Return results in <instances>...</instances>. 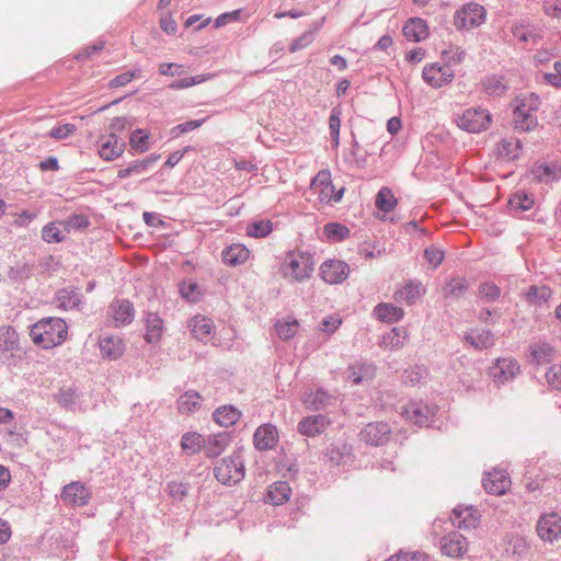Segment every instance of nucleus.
<instances>
[{
  "label": "nucleus",
  "mask_w": 561,
  "mask_h": 561,
  "mask_svg": "<svg viewBox=\"0 0 561 561\" xmlns=\"http://www.w3.org/2000/svg\"><path fill=\"white\" fill-rule=\"evenodd\" d=\"M30 336L38 347L50 350L68 339V325L58 317L43 318L31 327Z\"/></svg>",
  "instance_id": "nucleus-1"
},
{
  "label": "nucleus",
  "mask_w": 561,
  "mask_h": 561,
  "mask_svg": "<svg viewBox=\"0 0 561 561\" xmlns=\"http://www.w3.org/2000/svg\"><path fill=\"white\" fill-rule=\"evenodd\" d=\"M316 262L312 254L302 251L287 253L282 265L280 273L289 282H305L309 279L314 271Z\"/></svg>",
  "instance_id": "nucleus-2"
},
{
  "label": "nucleus",
  "mask_w": 561,
  "mask_h": 561,
  "mask_svg": "<svg viewBox=\"0 0 561 561\" xmlns=\"http://www.w3.org/2000/svg\"><path fill=\"white\" fill-rule=\"evenodd\" d=\"M539 105L540 100L534 93L518 98L516 100V107L514 111V124L516 128L524 131L535 129L538 124L536 112L538 111Z\"/></svg>",
  "instance_id": "nucleus-3"
},
{
  "label": "nucleus",
  "mask_w": 561,
  "mask_h": 561,
  "mask_svg": "<svg viewBox=\"0 0 561 561\" xmlns=\"http://www.w3.org/2000/svg\"><path fill=\"white\" fill-rule=\"evenodd\" d=\"M216 479L225 485H234L244 478V465L239 456L222 458L214 468Z\"/></svg>",
  "instance_id": "nucleus-4"
},
{
  "label": "nucleus",
  "mask_w": 561,
  "mask_h": 561,
  "mask_svg": "<svg viewBox=\"0 0 561 561\" xmlns=\"http://www.w3.org/2000/svg\"><path fill=\"white\" fill-rule=\"evenodd\" d=\"M310 190L318 195L320 203L330 204L337 203L342 199L344 188L334 190L329 170H321L311 182Z\"/></svg>",
  "instance_id": "nucleus-5"
},
{
  "label": "nucleus",
  "mask_w": 561,
  "mask_h": 561,
  "mask_svg": "<svg viewBox=\"0 0 561 561\" xmlns=\"http://www.w3.org/2000/svg\"><path fill=\"white\" fill-rule=\"evenodd\" d=\"M458 126L469 133L485 130L491 124V115L485 110H466L457 121Z\"/></svg>",
  "instance_id": "nucleus-6"
},
{
  "label": "nucleus",
  "mask_w": 561,
  "mask_h": 561,
  "mask_svg": "<svg viewBox=\"0 0 561 561\" xmlns=\"http://www.w3.org/2000/svg\"><path fill=\"white\" fill-rule=\"evenodd\" d=\"M439 549L442 554L447 558L462 559L469 550V542L463 535L451 531L442 537Z\"/></svg>",
  "instance_id": "nucleus-7"
},
{
  "label": "nucleus",
  "mask_w": 561,
  "mask_h": 561,
  "mask_svg": "<svg viewBox=\"0 0 561 561\" xmlns=\"http://www.w3.org/2000/svg\"><path fill=\"white\" fill-rule=\"evenodd\" d=\"M485 21V9L478 3H467L455 14L457 27L470 28L481 25Z\"/></svg>",
  "instance_id": "nucleus-8"
},
{
  "label": "nucleus",
  "mask_w": 561,
  "mask_h": 561,
  "mask_svg": "<svg viewBox=\"0 0 561 561\" xmlns=\"http://www.w3.org/2000/svg\"><path fill=\"white\" fill-rule=\"evenodd\" d=\"M422 78L430 87L439 89L453 81L454 71L448 66L432 62L423 68Z\"/></svg>",
  "instance_id": "nucleus-9"
},
{
  "label": "nucleus",
  "mask_w": 561,
  "mask_h": 561,
  "mask_svg": "<svg viewBox=\"0 0 561 561\" xmlns=\"http://www.w3.org/2000/svg\"><path fill=\"white\" fill-rule=\"evenodd\" d=\"M348 265L335 259H329L320 265V276L328 284H340L347 278Z\"/></svg>",
  "instance_id": "nucleus-10"
},
{
  "label": "nucleus",
  "mask_w": 561,
  "mask_h": 561,
  "mask_svg": "<svg viewBox=\"0 0 561 561\" xmlns=\"http://www.w3.org/2000/svg\"><path fill=\"white\" fill-rule=\"evenodd\" d=\"M519 373V365L513 358H499L490 368L489 375L495 383L502 385Z\"/></svg>",
  "instance_id": "nucleus-11"
},
{
  "label": "nucleus",
  "mask_w": 561,
  "mask_h": 561,
  "mask_svg": "<svg viewBox=\"0 0 561 561\" xmlns=\"http://www.w3.org/2000/svg\"><path fill=\"white\" fill-rule=\"evenodd\" d=\"M134 316V306L126 299H116L108 307V318L115 328L131 323Z\"/></svg>",
  "instance_id": "nucleus-12"
},
{
  "label": "nucleus",
  "mask_w": 561,
  "mask_h": 561,
  "mask_svg": "<svg viewBox=\"0 0 561 561\" xmlns=\"http://www.w3.org/2000/svg\"><path fill=\"white\" fill-rule=\"evenodd\" d=\"M125 150V142L114 133L100 137L99 157L104 161H113L119 158Z\"/></svg>",
  "instance_id": "nucleus-13"
},
{
  "label": "nucleus",
  "mask_w": 561,
  "mask_h": 561,
  "mask_svg": "<svg viewBox=\"0 0 561 561\" xmlns=\"http://www.w3.org/2000/svg\"><path fill=\"white\" fill-rule=\"evenodd\" d=\"M537 533L546 541L552 542L561 536V516L550 513L541 516L537 523Z\"/></svg>",
  "instance_id": "nucleus-14"
},
{
  "label": "nucleus",
  "mask_w": 561,
  "mask_h": 561,
  "mask_svg": "<svg viewBox=\"0 0 561 561\" xmlns=\"http://www.w3.org/2000/svg\"><path fill=\"white\" fill-rule=\"evenodd\" d=\"M480 517L478 510L471 506H458L454 508L450 519L455 527L470 530L479 526Z\"/></svg>",
  "instance_id": "nucleus-15"
},
{
  "label": "nucleus",
  "mask_w": 561,
  "mask_h": 561,
  "mask_svg": "<svg viewBox=\"0 0 561 561\" xmlns=\"http://www.w3.org/2000/svg\"><path fill=\"white\" fill-rule=\"evenodd\" d=\"M511 485L508 473L503 469H494L483 478L484 490L494 495L504 494Z\"/></svg>",
  "instance_id": "nucleus-16"
},
{
  "label": "nucleus",
  "mask_w": 561,
  "mask_h": 561,
  "mask_svg": "<svg viewBox=\"0 0 561 561\" xmlns=\"http://www.w3.org/2000/svg\"><path fill=\"white\" fill-rule=\"evenodd\" d=\"M91 493L80 482H71L67 484L61 492V499L65 503L72 506H83L90 500Z\"/></svg>",
  "instance_id": "nucleus-17"
},
{
  "label": "nucleus",
  "mask_w": 561,
  "mask_h": 561,
  "mask_svg": "<svg viewBox=\"0 0 561 561\" xmlns=\"http://www.w3.org/2000/svg\"><path fill=\"white\" fill-rule=\"evenodd\" d=\"M331 421L324 415H312L304 417L297 426L301 435L314 437L325 432Z\"/></svg>",
  "instance_id": "nucleus-18"
},
{
  "label": "nucleus",
  "mask_w": 561,
  "mask_h": 561,
  "mask_svg": "<svg viewBox=\"0 0 561 561\" xmlns=\"http://www.w3.org/2000/svg\"><path fill=\"white\" fill-rule=\"evenodd\" d=\"M192 335L198 340L206 342L214 334L215 325L211 319L197 314L190 320L188 323Z\"/></svg>",
  "instance_id": "nucleus-19"
},
{
  "label": "nucleus",
  "mask_w": 561,
  "mask_h": 561,
  "mask_svg": "<svg viewBox=\"0 0 561 561\" xmlns=\"http://www.w3.org/2000/svg\"><path fill=\"white\" fill-rule=\"evenodd\" d=\"M254 446L260 450H267L275 447L278 440V432L272 424H264L254 433Z\"/></svg>",
  "instance_id": "nucleus-20"
},
{
  "label": "nucleus",
  "mask_w": 561,
  "mask_h": 561,
  "mask_svg": "<svg viewBox=\"0 0 561 561\" xmlns=\"http://www.w3.org/2000/svg\"><path fill=\"white\" fill-rule=\"evenodd\" d=\"M290 494L291 488L287 482L276 481L267 486L264 501L265 503L277 506L286 503Z\"/></svg>",
  "instance_id": "nucleus-21"
},
{
  "label": "nucleus",
  "mask_w": 561,
  "mask_h": 561,
  "mask_svg": "<svg viewBox=\"0 0 561 561\" xmlns=\"http://www.w3.org/2000/svg\"><path fill=\"white\" fill-rule=\"evenodd\" d=\"M389 433L390 426L387 423L376 422L367 424L360 435L366 443L380 445L387 439Z\"/></svg>",
  "instance_id": "nucleus-22"
},
{
  "label": "nucleus",
  "mask_w": 561,
  "mask_h": 561,
  "mask_svg": "<svg viewBox=\"0 0 561 561\" xmlns=\"http://www.w3.org/2000/svg\"><path fill=\"white\" fill-rule=\"evenodd\" d=\"M100 352L104 359L115 360L119 358L124 351L125 345L119 336H105L100 340Z\"/></svg>",
  "instance_id": "nucleus-23"
},
{
  "label": "nucleus",
  "mask_w": 561,
  "mask_h": 561,
  "mask_svg": "<svg viewBox=\"0 0 561 561\" xmlns=\"http://www.w3.org/2000/svg\"><path fill=\"white\" fill-rule=\"evenodd\" d=\"M403 35L408 41L421 42L428 36V26L426 22L420 18H411L403 26Z\"/></svg>",
  "instance_id": "nucleus-24"
},
{
  "label": "nucleus",
  "mask_w": 561,
  "mask_h": 561,
  "mask_svg": "<svg viewBox=\"0 0 561 561\" xmlns=\"http://www.w3.org/2000/svg\"><path fill=\"white\" fill-rule=\"evenodd\" d=\"M424 293L421 283L410 282L394 293V300L407 305L414 304Z\"/></svg>",
  "instance_id": "nucleus-25"
},
{
  "label": "nucleus",
  "mask_w": 561,
  "mask_h": 561,
  "mask_svg": "<svg viewBox=\"0 0 561 561\" xmlns=\"http://www.w3.org/2000/svg\"><path fill=\"white\" fill-rule=\"evenodd\" d=\"M249 249L240 243L232 244L222 252V260L226 264L236 266L248 261Z\"/></svg>",
  "instance_id": "nucleus-26"
},
{
  "label": "nucleus",
  "mask_w": 561,
  "mask_h": 561,
  "mask_svg": "<svg viewBox=\"0 0 561 561\" xmlns=\"http://www.w3.org/2000/svg\"><path fill=\"white\" fill-rule=\"evenodd\" d=\"M178 411L190 414L197 411L202 404V397L197 391L188 390L178 399Z\"/></svg>",
  "instance_id": "nucleus-27"
},
{
  "label": "nucleus",
  "mask_w": 561,
  "mask_h": 561,
  "mask_svg": "<svg viewBox=\"0 0 561 561\" xmlns=\"http://www.w3.org/2000/svg\"><path fill=\"white\" fill-rule=\"evenodd\" d=\"M553 348L546 343H536L529 346L528 360L535 365L550 362L553 357Z\"/></svg>",
  "instance_id": "nucleus-28"
},
{
  "label": "nucleus",
  "mask_w": 561,
  "mask_h": 561,
  "mask_svg": "<svg viewBox=\"0 0 561 561\" xmlns=\"http://www.w3.org/2000/svg\"><path fill=\"white\" fill-rule=\"evenodd\" d=\"M347 371L348 379L354 385H359L363 381L371 380L375 376V368L371 365L365 363L351 365Z\"/></svg>",
  "instance_id": "nucleus-29"
},
{
  "label": "nucleus",
  "mask_w": 561,
  "mask_h": 561,
  "mask_svg": "<svg viewBox=\"0 0 561 561\" xmlns=\"http://www.w3.org/2000/svg\"><path fill=\"white\" fill-rule=\"evenodd\" d=\"M205 446V438L197 432H187L182 436L181 448L188 455L198 454Z\"/></svg>",
  "instance_id": "nucleus-30"
},
{
  "label": "nucleus",
  "mask_w": 561,
  "mask_h": 561,
  "mask_svg": "<svg viewBox=\"0 0 561 561\" xmlns=\"http://www.w3.org/2000/svg\"><path fill=\"white\" fill-rule=\"evenodd\" d=\"M535 197L533 194H528L525 191H516L511 195L508 199V207L515 211H526L534 207Z\"/></svg>",
  "instance_id": "nucleus-31"
},
{
  "label": "nucleus",
  "mask_w": 561,
  "mask_h": 561,
  "mask_svg": "<svg viewBox=\"0 0 561 561\" xmlns=\"http://www.w3.org/2000/svg\"><path fill=\"white\" fill-rule=\"evenodd\" d=\"M374 313L381 321L396 322L403 317L404 311L402 308L391 304H378L374 309Z\"/></svg>",
  "instance_id": "nucleus-32"
},
{
  "label": "nucleus",
  "mask_w": 561,
  "mask_h": 561,
  "mask_svg": "<svg viewBox=\"0 0 561 561\" xmlns=\"http://www.w3.org/2000/svg\"><path fill=\"white\" fill-rule=\"evenodd\" d=\"M214 421L221 426H231L240 419V412L232 405L218 408L213 414Z\"/></svg>",
  "instance_id": "nucleus-33"
},
{
  "label": "nucleus",
  "mask_w": 561,
  "mask_h": 561,
  "mask_svg": "<svg viewBox=\"0 0 561 561\" xmlns=\"http://www.w3.org/2000/svg\"><path fill=\"white\" fill-rule=\"evenodd\" d=\"M552 295V290L550 287L546 285L540 286H530L528 290L525 293V299L527 302L540 306L547 302Z\"/></svg>",
  "instance_id": "nucleus-34"
},
{
  "label": "nucleus",
  "mask_w": 561,
  "mask_h": 561,
  "mask_svg": "<svg viewBox=\"0 0 561 561\" xmlns=\"http://www.w3.org/2000/svg\"><path fill=\"white\" fill-rule=\"evenodd\" d=\"M228 435L227 434H216L209 436L207 440H205V453L208 457H217L219 456L228 445Z\"/></svg>",
  "instance_id": "nucleus-35"
},
{
  "label": "nucleus",
  "mask_w": 561,
  "mask_h": 561,
  "mask_svg": "<svg viewBox=\"0 0 561 561\" xmlns=\"http://www.w3.org/2000/svg\"><path fill=\"white\" fill-rule=\"evenodd\" d=\"M68 232L64 229L60 221H53L47 224L42 229V238L44 241L51 242H61L67 238Z\"/></svg>",
  "instance_id": "nucleus-36"
},
{
  "label": "nucleus",
  "mask_w": 561,
  "mask_h": 561,
  "mask_svg": "<svg viewBox=\"0 0 561 561\" xmlns=\"http://www.w3.org/2000/svg\"><path fill=\"white\" fill-rule=\"evenodd\" d=\"M163 333V321L154 313L147 317V332L145 339L149 343L158 342Z\"/></svg>",
  "instance_id": "nucleus-37"
},
{
  "label": "nucleus",
  "mask_w": 561,
  "mask_h": 561,
  "mask_svg": "<svg viewBox=\"0 0 561 561\" xmlns=\"http://www.w3.org/2000/svg\"><path fill=\"white\" fill-rule=\"evenodd\" d=\"M19 334L11 327L0 328V351H13L18 348Z\"/></svg>",
  "instance_id": "nucleus-38"
},
{
  "label": "nucleus",
  "mask_w": 561,
  "mask_h": 561,
  "mask_svg": "<svg viewBox=\"0 0 561 561\" xmlns=\"http://www.w3.org/2000/svg\"><path fill=\"white\" fill-rule=\"evenodd\" d=\"M375 204L378 209L389 213L394 209L397 199L390 188L381 187L376 196Z\"/></svg>",
  "instance_id": "nucleus-39"
},
{
  "label": "nucleus",
  "mask_w": 561,
  "mask_h": 561,
  "mask_svg": "<svg viewBox=\"0 0 561 561\" xmlns=\"http://www.w3.org/2000/svg\"><path fill=\"white\" fill-rule=\"evenodd\" d=\"M150 135L144 129H136L130 134L129 145L131 149L138 153H144L149 150Z\"/></svg>",
  "instance_id": "nucleus-40"
},
{
  "label": "nucleus",
  "mask_w": 561,
  "mask_h": 561,
  "mask_svg": "<svg viewBox=\"0 0 561 561\" xmlns=\"http://www.w3.org/2000/svg\"><path fill=\"white\" fill-rule=\"evenodd\" d=\"M408 336V332L402 328H394L390 333L383 336L382 345L389 348L402 347Z\"/></svg>",
  "instance_id": "nucleus-41"
},
{
  "label": "nucleus",
  "mask_w": 561,
  "mask_h": 561,
  "mask_svg": "<svg viewBox=\"0 0 561 561\" xmlns=\"http://www.w3.org/2000/svg\"><path fill=\"white\" fill-rule=\"evenodd\" d=\"M330 396L323 390L307 393L304 398V403L307 408L319 410L328 404Z\"/></svg>",
  "instance_id": "nucleus-42"
},
{
  "label": "nucleus",
  "mask_w": 561,
  "mask_h": 561,
  "mask_svg": "<svg viewBox=\"0 0 561 561\" xmlns=\"http://www.w3.org/2000/svg\"><path fill=\"white\" fill-rule=\"evenodd\" d=\"M350 230L346 226L339 222L327 224L323 228V234L328 240L341 241L348 237Z\"/></svg>",
  "instance_id": "nucleus-43"
},
{
  "label": "nucleus",
  "mask_w": 561,
  "mask_h": 561,
  "mask_svg": "<svg viewBox=\"0 0 561 561\" xmlns=\"http://www.w3.org/2000/svg\"><path fill=\"white\" fill-rule=\"evenodd\" d=\"M272 231L273 224L268 219L254 221L247 228V234L252 238H264Z\"/></svg>",
  "instance_id": "nucleus-44"
},
{
  "label": "nucleus",
  "mask_w": 561,
  "mask_h": 561,
  "mask_svg": "<svg viewBox=\"0 0 561 561\" xmlns=\"http://www.w3.org/2000/svg\"><path fill=\"white\" fill-rule=\"evenodd\" d=\"M341 111L337 108H333L331 115L329 117V128L332 139V146L334 148L339 147L340 144V127H341Z\"/></svg>",
  "instance_id": "nucleus-45"
},
{
  "label": "nucleus",
  "mask_w": 561,
  "mask_h": 561,
  "mask_svg": "<svg viewBox=\"0 0 561 561\" xmlns=\"http://www.w3.org/2000/svg\"><path fill=\"white\" fill-rule=\"evenodd\" d=\"M467 341L476 348H486L493 344V335L490 331H483L477 335L469 334L466 336Z\"/></svg>",
  "instance_id": "nucleus-46"
},
{
  "label": "nucleus",
  "mask_w": 561,
  "mask_h": 561,
  "mask_svg": "<svg viewBox=\"0 0 561 561\" xmlns=\"http://www.w3.org/2000/svg\"><path fill=\"white\" fill-rule=\"evenodd\" d=\"M468 288L467 282L465 278H453L444 288L446 296L460 297L462 296Z\"/></svg>",
  "instance_id": "nucleus-47"
},
{
  "label": "nucleus",
  "mask_w": 561,
  "mask_h": 561,
  "mask_svg": "<svg viewBox=\"0 0 561 561\" xmlns=\"http://www.w3.org/2000/svg\"><path fill=\"white\" fill-rule=\"evenodd\" d=\"M298 325L299 324L296 320L278 322L276 324L277 335L283 340L291 339L293 336L296 335L298 331Z\"/></svg>",
  "instance_id": "nucleus-48"
},
{
  "label": "nucleus",
  "mask_w": 561,
  "mask_h": 561,
  "mask_svg": "<svg viewBox=\"0 0 561 561\" xmlns=\"http://www.w3.org/2000/svg\"><path fill=\"white\" fill-rule=\"evenodd\" d=\"M180 293L183 298L192 302L197 301L202 295L198 285L193 282H183L180 286Z\"/></svg>",
  "instance_id": "nucleus-49"
},
{
  "label": "nucleus",
  "mask_w": 561,
  "mask_h": 561,
  "mask_svg": "<svg viewBox=\"0 0 561 561\" xmlns=\"http://www.w3.org/2000/svg\"><path fill=\"white\" fill-rule=\"evenodd\" d=\"M76 130H77L76 125L67 123V124L57 125V126L53 127L49 130L48 135L56 140H62V139H67L71 135H73L76 133Z\"/></svg>",
  "instance_id": "nucleus-50"
},
{
  "label": "nucleus",
  "mask_w": 561,
  "mask_h": 561,
  "mask_svg": "<svg viewBox=\"0 0 561 561\" xmlns=\"http://www.w3.org/2000/svg\"><path fill=\"white\" fill-rule=\"evenodd\" d=\"M514 36L523 43H530L533 45H537L540 41L539 34H537L533 30H528L524 26L515 27L514 30Z\"/></svg>",
  "instance_id": "nucleus-51"
},
{
  "label": "nucleus",
  "mask_w": 561,
  "mask_h": 561,
  "mask_svg": "<svg viewBox=\"0 0 561 561\" xmlns=\"http://www.w3.org/2000/svg\"><path fill=\"white\" fill-rule=\"evenodd\" d=\"M386 561H428V556L421 551L399 552Z\"/></svg>",
  "instance_id": "nucleus-52"
},
{
  "label": "nucleus",
  "mask_w": 561,
  "mask_h": 561,
  "mask_svg": "<svg viewBox=\"0 0 561 561\" xmlns=\"http://www.w3.org/2000/svg\"><path fill=\"white\" fill-rule=\"evenodd\" d=\"M479 295L488 301H494L499 299L501 289L494 283H484L479 287Z\"/></svg>",
  "instance_id": "nucleus-53"
},
{
  "label": "nucleus",
  "mask_w": 561,
  "mask_h": 561,
  "mask_svg": "<svg viewBox=\"0 0 561 561\" xmlns=\"http://www.w3.org/2000/svg\"><path fill=\"white\" fill-rule=\"evenodd\" d=\"M546 381L551 388H553L556 390H561V365L560 364L552 365L547 370Z\"/></svg>",
  "instance_id": "nucleus-54"
},
{
  "label": "nucleus",
  "mask_w": 561,
  "mask_h": 561,
  "mask_svg": "<svg viewBox=\"0 0 561 561\" xmlns=\"http://www.w3.org/2000/svg\"><path fill=\"white\" fill-rule=\"evenodd\" d=\"M518 141L514 139H503L497 147V151L501 156H505L507 158H515L517 156L518 150Z\"/></svg>",
  "instance_id": "nucleus-55"
},
{
  "label": "nucleus",
  "mask_w": 561,
  "mask_h": 561,
  "mask_svg": "<svg viewBox=\"0 0 561 561\" xmlns=\"http://www.w3.org/2000/svg\"><path fill=\"white\" fill-rule=\"evenodd\" d=\"M403 414L410 422L414 424L422 425L423 423L426 422V416L422 413L421 409L414 403L405 407Z\"/></svg>",
  "instance_id": "nucleus-56"
},
{
  "label": "nucleus",
  "mask_w": 561,
  "mask_h": 561,
  "mask_svg": "<svg viewBox=\"0 0 561 561\" xmlns=\"http://www.w3.org/2000/svg\"><path fill=\"white\" fill-rule=\"evenodd\" d=\"M424 257L432 267L436 268L444 260V252L436 247H430L424 251Z\"/></svg>",
  "instance_id": "nucleus-57"
},
{
  "label": "nucleus",
  "mask_w": 561,
  "mask_h": 561,
  "mask_svg": "<svg viewBox=\"0 0 561 561\" xmlns=\"http://www.w3.org/2000/svg\"><path fill=\"white\" fill-rule=\"evenodd\" d=\"M160 159L159 154H150L142 160H137L130 163V170L134 173H142L145 172L151 164L157 162Z\"/></svg>",
  "instance_id": "nucleus-58"
},
{
  "label": "nucleus",
  "mask_w": 561,
  "mask_h": 561,
  "mask_svg": "<svg viewBox=\"0 0 561 561\" xmlns=\"http://www.w3.org/2000/svg\"><path fill=\"white\" fill-rule=\"evenodd\" d=\"M66 232H70L72 229H81L85 228L89 225V221L83 216H72L67 220L60 221Z\"/></svg>",
  "instance_id": "nucleus-59"
},
{
  "label": "nucleus",
  "mask_w": 561,
  "mask_h": 561,
  "mask_svg": "<svg viewBox=\"0 0 561 561\" xmlns=\"http://www.w3.org/2000/svg\"><path fill=\"white\" fill-rule=\"evenodd\" d=\"M341 323L342 319L339 316H330L321 321L320 330L330 335L339 329Z\"/></svg>",
  "instance_id": "nucleus-60"
},
{
  "label": "nucleus",
  "mask_w": 561,
  "mask_h": 561,
  "mask_svg": "<svg viewBox=\"0 0 561 561\" xmlns=\"http://www.w3.org/2000/svg\"><path fill=\"white\" fill-rule=\"evenodd\" d=\"M136 77V72L135 71H126V72H123L118 76H116L115 78H113L108 85L110 88H121V87H125L126 84H128L134 78Z\"/></svg>",
  "instance_id": "nucleus-61"
},
{
  "label": "nucleus",
  "mask_w": 561,
  "mask_h": 561,
  "mask_svg": "<svg viewBox=\"0 0 561 561\" xmlns=\"http://www.w3.org/2000/svg\"><path fill=\"white\" fill-rule=\"evenodd\" d=\"M554 72L545 73V80L553 87L561 88V60L553 65Z\"/></svg>",
  "instance_id": "nucleus-62"
},
{
  "label": "nucleus",
  "mask_w": 561,
  "mask_h": 561,
  "mask_svg": "<svg viewBox=\"0 0 561 561\" xmlns=\"http://www.w3.org/2000/svg\"><path fill=\"white\" fill-rule=\"evenodd\" d=\"M130 126H131V124L128 121V118L125 116H121V117H114L111 121V123L108 125V129H110V133H114L116 135V133H122Z\"/></svg>",
  "instance_id": "nucleus-63"
},
{
  "label": "nucleus",
  "mask_w": 561,
  "mask_h": 561,
  "mask_svg": "<svg viewBox=\"0 0 561 561\" xmlns=\"http://www.w3.org/2000/svg\"><path fill=\"white\" fill-rule=\"evenodd\" d=\"M35 218L36 214L23 210L19 214H14L13 225L15 227H27Z\"/></svg>",
  "instance_id": "nucleus-64"
}]
</instances>
